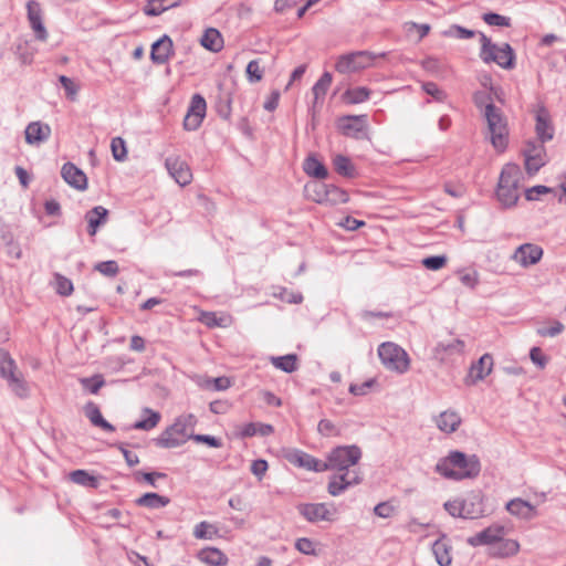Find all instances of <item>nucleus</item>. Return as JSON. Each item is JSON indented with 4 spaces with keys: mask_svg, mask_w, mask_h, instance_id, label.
<instances>
[{
    "mask_svg": "<svg viewBox=\"0 0 566 566\" xmlns=\"http://www.w3.org/2000/svg\"><path fill=\"white\" fill-rule=\"evenodd\" d=\"M361 459V450L359 447L338 446L331 450L323 464L326 471H336L328 482L327 491L332 496H337L347 488L357 485L361 482V474L355 467Z\"/></svg>",
    "mask_w": 566,
    "mask_h": 566,
    "instance_id": "1",
    "label": "nucleus"
},
{
    "mask_svg": "<svg viewBox=\"0 0 566 566\" xmlns=\"http://www.w3.org/2000/svg\"><path fill=\"white\" fill-rule=\"evenodd\" d=\"M509 530L500 524H492L485 530L470 536L468 544L488 546V552L493 557L504 558L514 556L520 552V543L513 538H506Z\"/></svg>",
    "mask_w": 566,
    "mask_h": 566,
    "instance_id": "2",
    "label": "nucleus"
},
{
    "mask_svg": "<svg viewBox=\"0 0 566 566\" xmlns=\"http://www.w3.org/2000/svg\"><path fill=\"white\" fill-rule=\"evenodd\" d=\"M436 470L448 479L463 480L479 474L480 462L475 455L467 457L460 451H453L438 462Z\"/></svg>",
    "mask_w": 566,
    "mask_h": 566,
    "instance_id": "3",
    "label": "nucleus"
},
{
    "mask_svg": "<svg viewBox=\"0 0 566 566\" xmlns=\"http://www.w3.org/2000/svg\"><path fill=\"white\" fill-rule=\"evenodd\" d=\"M486 136L497 153H503L509 145L510 129L507 119L501 108L488 104L484 111Z\"/></svg>",
    "mask_w": 566,
    "mask_h": 566,
    "instance_id": "4",
    "label": "nucleus"
},
{
    "mask_svg": "<svg viewBox=\"0 0 566 566\" xmlns=\"http://www.w3.org/2000/svg\"><path fill=\"white\" fill-rule=\"evenodd\" d=\"M197 424V418L192 413L177 417L174 423L167 427L156 439V444L160 448L171 449L182 446L190 439V431Z\"/></svg>",
    "mask_w": 566,
    "mask_h": 566,
    "instance_id": "5",
    "label": "nucleus"
},
{
    "mask_svg": "<svg viewBox=\"0 0 566 566\" xmlns=\"http://www.w3.org/2000/svg\"><path fill=\"white\" fill-rule=\"evenodd\" d=\"M521 179V169L515 164H506L500 175L496 196L504 207H513L518 198V182Z\"/></svg>",
    "mask_w": 566,
    "mask_h": 566,
    "instance_id": "6",
    "label": "nucleus"
},
{
    "mask_svg": "<svg viewBox=\"0 0 566 566\" xmlns=\"http://www.w3.org/2000/svg\"><path fill=\"white\" fill-rule=\"evenodd\" d=\"M378 356L381 364L397 374H405L410 368V357L399 345L386 342L378 347Z\"/></svg>",
    "mask_w": 566,
    "mask_h": 566,
    "instance_id": "7",
    "label": "nucleus"
},
{
    "mask_svg": "<svg viewBox=\"0 0 566 566\" xmlns=\"http://www.w3.org/2000/svg\"><path fill=\"white\" fill-rule=\"evenodd\" d=\"M481 59L486 62H494L499 66L510 70L514 67L515 54L510 44L496 45L484 34L481 35Z\"/></svg>",
    "mask_w": 566,
    "mask_h": 566,
    "instance_id": "8",
    "label": "nucleus"
},
{
    "mask_svg": "<svg viewBox=\"0 0 566 566\" xmlns=\"http://www.w3.org/2000/svg\"><path fill=\"white\" fill-rule=\"evenodd\" d=\"M298 513L311 523L334 522L338 510L333 503H304L297 506Z\"/></svg>",
    "mask_w": 566,
    "mask_h": 566,
    "instance_id": "9",
    "label": "nucleus"
},
{
    "mask_svg": "<svg viewBox=\"0 0 566 566\" xmlns=\"http://www.w3.org/2000/svg\"><path fill=\"white\" fill-rule=\"evenodd\" d=\"M376 55L367 51H358L349 54H345L338 57L335 69L338 73H352L357 72L374 64Z\"/></svg>",
    "mask_w": 566,
    "mask_h": 566,
    "instance_id": "10",
    "label": "nucleus"
},
{
    "mask_svg": "<svg viewBox=\"0 0 566 566\" xmlns=\"http://www.w3.org/2000/svg\"><path fill=\"white\" fill-rule=\"evenodd\" d=\"M337 130L350 138H360L367 128L366 115H346L336 120Z\"/></svg>",
    "mask_w": 566,
    "mask_h": 566,
    "instance_id": "11",
    "label": "nucleus"
},
{
    "mask_svg": "<svg viewBox=\"0 0 566 566\" xmlns=\"http://www.w3.org/2000/svg\"><path fill=\"white\" fill-rule=\"evenodd\" d=\"M524 165L528 174H536L545 164L543 143L527 142L523 149Z\"/></svg>",
    "mask_w": 566,
    "mask_h": 566,
    "instance_id": "12",
    "label": "nucleus"
},
{
    "mask_svg": "<svg viewBox=\"0 0 566 566\" xmlns=\"http://www.w3.org/2000/svg\"><path fill=\"white\" fill-rule=\"evenodd\" d=\"M207 111V103L205 98L196 94L192 96L190 106L184 118V127L186 130H196L200 127Z\"/></svg>",
    "mask_w": 566,
    "mask_h": 566,
    "instance_id": "13",
    "label": "nucleus"
},
{
    "mask_svg": "<svg viewBox=\"0 0 566 566\" xmlns=\"http://www.w3.org/2000/svg\"><path fill=\"white\" fill-rule=\"evenodd\" d=\"M165 166L175 181L185 187L192 181V171L189 165L179 156H170L166 159Z\"/></svg>",
    "mask_w": 566,
    "mask_h": 566,
    "instance_id": "14",
    "label": "nucleus"
},
{
    "mask_svg": "<svg viewBox=\"0 0 566 566\" xmlns=\"http://www.w3.org/2000/svg\"><path fill=\"white\" fill-rule=\"evenodd\" d=\"M494 360L492 355L484 354L480 359L473 363L468 371L464 382L468 386L475 385L478 381L485 379L493 370Z\"/></svg>",
    "mask_w": 566,
    "mask_h": 566,
    "instance_id": "15",
    "label": "nucleus"
},
{
    "mask_svg": "<svg viewBox=\"0 0 566 566\" xmlns=\"http://www.w3.org/2000/svg\"><path fill=\"white\" fill-rule=\"evenodd\" d=\"M543 249L533 243L520 245L513 253L512 260L522 268H528L538 263L543 256Z\"/></svg>",
    "mask_w": 566,
    "mask_h": 566,
    "instance_id": "16",
    "label": "nucleus"
},
{
    "mask_svg": "<svg viewBox=\"0 0 566 566\" xmlns=\"http://www.w3.org/2000/svg\"><path fill=\"white\" fill-rule=\"evenodd\" d=\"M285 459L293 465L304 468L310 471L324 472L326 467L323 461L301 450H291L285 454Z\"/></svg>",
    "mask_w": 566,
    "mask_h": 566,
    "instance_id": "17",
    "label": "nucleus"
},
{
    "mask_svg": "<svg viewBox=\"0 0 566 566\" xmlns=\"http://www.w3.org/2000/svg\"><path fill=\"white\" fill-rule=\"evenodd\" d=\"M28 20L35 38L40 41H46L48 31L42 21V9L39 2L30 0L27 3Z\"/></svg>",
    "mask_w": 566,
    "mask_h": 566,
    "instance_id": "18",
    "label": "nucleus"
},
{
    "mask_svg": "<svg viewBox=\"0 0 566 566\" xmlns=\"http://www.w3.org/2000/svg\"><path fill=\"white\" fill-rule=\"evenodd\" d=\"M62 177L70 186L78 190H84L87 187L86 175L71 163L63 165Z\"/></svg>",
    "mask_w": 566,
    "mask_h": 566,
    "instance_id": "19",
    "label": "nucleus"
},
{
    "mask_svg": "<svg viewBox=\"0 0 566 566\" xmlns=\"http://www.w3.org/2000/svg\"><path fill=\"white\" fill-rule=\"evenodd\" d=\"M172 41L168 36H163L151 46L150 59L154 63L164 64L172 55Z\"/></svg>",
    "mask_w": 566,
    "mask_h": 566,
    "instance_id": "20",
    "label": "nucleus"
},
{
    "mask_svg": "<svg viewBox=\"0 0 566 566\" xmlns=\"http://www.w3.org/2000/svg\"><path fill=\"white\" fill-rule=\"evenodd\" d=\"M511 515L523 520H532L537 515L536 507L522 499H513L506 504Z\"/></svg>",
    "mask_w": 566,
    "mask_h": 566,
    "instance_id": "21",
    "label": "nucleus"
},
{
    "mask_svg": "<svg viewBox=\"0 0 566 566\" xmlns=\"http://www.w3.org/2000/svg\"><path fill=\"white\" fill-rule=\"evenodd\" d=\"M50 126L41 122L30 123L25 128V140L30 145L43 143L50 137Z\"/></svg>",
    "mask_w": 566,
    "mask_h": 566,
    "instance_id": "22",
    "label": "nucleus"
},
{
    "mask_svg": "<svg viewBox=\"0 0 566 566\" xmlns=\"http://www.w3.org/2000/svg\"><path fill=\"white\" fill-rule=\"evenodd\" d=\"M464 518H478L484 514L483 497L479 493L468 494L462 499Z\"/></svg>",
    "mask_w": 566,
    "mask_h": 566,
    "instance_id": "23",
    "label": "nucleus"
},
{
    "mask_svg": "<svg viewBox=\"0 0 566 566\" xmlns=\"http://www.w3.org/2000/svg\"><path fill=\"white\" fill-rule=\"evenodd\" d=\"M199 322L205 324L209 328L213 327H229L233 318L228 313L218 314L217 312L200 311L198 316Z\"/></svg>",
    "mask_w": 566,
    "mask_h": 566,
    "instance_id": "24",
    "label": "nucleus"
},
{
    "mask_svg": "<svg viewBox=\"0 0 566 566\" xmlns=\"http://www.w3.org/2000/svg\"><path fill=\"white\" fill-rule=\"evenodd\" d=\"M197 558L207 566H226L229 558L216 547H206L198 552Z\"/></svg>",
    "mask_w": 566,
    "mask_h": 566,
    "instance_id": "25",
    "label": "nucleus"
},
{
    "mask_svg": "<svg viewBox=\"0 0 566 566\" xmlns=\"http://www.w3.org/2000/svg\"><path fill=\"white\" fill-rule=\"evenodd\" d=\"M274 429L271 424L262 423V422H249L243 426L237 428V437L244 439L254 436H270L273 433Z\"/></svg>",
    "mask_w": 566,
    "mask_h": 566,
    "instance_id": "26",
    "label": "nucleus"
},
{
    "mask_svg": "<svg viewBox=\"0 0 566 566\" xmlns=\"http://www.w3.org/2000/svg\"><path fill=\"white\" fill-rule=\"evenodd\" d=\"M536 134L542 143L553 138V126L549 122V115L546 109L539 108L536 112Z\"/></svg>",
    "mask_w": 566,
    "mask_h": 566,
    "instance_id": "27",
    "label": "nucleus"
},
{
    "mask_svg": "<svg viewBox=\"0 0 566 566\" xmlns=\"http://www.w3.org/2000/svg\"><path fill=\"white\" fill-rule=\"evenodd\" d=\"M201 45L211 52L218 53L224 46L223 36L219 30L214 28H208L201 36Z\"/></svg>",
    "mask_w": 566,
    "mask_h": 566,
    "instance_id": "28",
    "label": "nucleus"
},
{
    "mask_svg": "<svg viewBox=\"0 0 566 566\" xmlns=\"http://www.w3.org/2000/svg\"><path fill=\"white\" fill-rule=\"evenodd\" d=\"M107 216H108L107 209H105L102 206H97L86 212L85 220L87 221V224H88L87 231H88L90 235L93 237L96 234L99 226H102L106 222Z\"/></svg>",
    "mask_w": 566,
    "mask_h": 566,
    "instance_id": "29",
    "label": "nucleus"
},
{
    "mask_svg": "<svg viewBox=\"0 0 566 566\" xmlns=\"http://www.w3.org/2000/svg\"><path fill=\"white\" fill-rule=\"evenodd\" d=\"M438 428L447 433L454 432L461 424L460 416L454 411H443L436 420Z\"/></svg>",
    "mask_w": 566,
    "mask_h": 566,
    "instance_id": "30",
    "label": "nucleus"
},
{
    "mask_svg": "<svg viewBox=\"0 0 566 566\" xmlns=\"http://www.w3.org/2000/svg\"><path fill=\"white\" fill-rule=\"evenodd\" d=\"M85 415L95 427L108 432L115 431L114 426L103 418L99 408L94 402H90L85 406Z\"/></svg>",
    "mask_w": 566,
    "mask_h": 566,
    "instance_id": "31",
    "label": "nucleus"
},
{
    "mask_svg": "<svg viewBox=\"0 0 566 566\" xmlns=\"http://www.w3.org/2000/svg\"><path fill=\"white\" fill-rule=\"evenodd\" d=\"M432 552L436 556V560L440 566H450L452 563L451 546L444 538H440L434 542Z\"/></svg>",
    "mask_w": 566,
    "mask_h": 566,
    "instance_id": "32",
    "label": "nucleus"
},
{
    "mask_svg": "<svg viewBox=\"0 0 566 566\" xmlns=\"http://www.w3.org/2000/svg\"><path fill=\"white\" fill-rule=\"evenodd\" d=\"M135 503L143 507L160 509L167 506L170 503V499L157 493H146L136 499Z\"/></svg>",
    "mask_w": 566,
    "mask_h": 566,
    "instance_id": "33",
    "label": "nucleus"
},
{
    "mask_svg": "<svg viewBox=\"0 0 566 566\" xmlns=\"http://www.w3.org/2000/svg\"><path fill=\"white\" fill-rule=\"evenodd\" d=\"M305 174L311 177L325 179L328 176L327 168L316 157L308 156L303 164Z\"/></svg>",
    "mask_w": 566,
    "mask_h": 566,
    "instance_id": "34",
    "label": "nucleus"
},
{
    "mask_svg": "<svg viewBox=\"0 0 566 566\" xmlns=\"http://www.w3.org/2000/svg\"><path fill=\"white\" fill-rule=\"evenodd\" d=\"M18 367L9 353L0 349V375L9 381L20 375Z\"/></svg>",
    "mask_w": 566,
    "mask_h": 566,
    "instance_id": "35",
    "label": "nucleus"
},
{
    "mask_svg": "<svg viewBox=\"0 0 566 566\" xmlns=\"http://www.w3.org/2000/svg\"><path fill=\"white\" fill-rule=\"evenodd\" d=\"M333 166L335 171L344 177L353 178L356 176L354 164L344 155L334 156Z\"/></svg>",
    "mask_w": 566,
    "mask_h": 566,
    "instance_id": "36",
    "label": "nucleus"
},
{
    "mask_svg": "<svg viewBox=\"0 0 566 566\" xmlns=\"http://www.w3.org/2000/svg\"><path fill=\"white\" fill-rule=\"evenodd\" d=\"M331 84H332V75L328 72H325L312 88V92L314 95V107L318 103L323 102Z\"/></svg>",
    "mask_w": 566,
    "mask_h": 566,
    "instance_id": "37",
    "label": "nucleus"
},
{
    "mask_svg": "<svg viewBox=\"0 0 566 566\" xmlns=\"http://www.w3.org/2000/svg\"><path fill=\"white\" fill-rule=\"evenodd\" d=\"M178 4L179 0H148L144 11L147 15H159L167 9Z\"/></svg>",
    "mask_w": 566,
    "mask_h": 566,
    "instance_id": "38",
    "label": "nucleus"
},
{
    "mask_svg": "<svg viewBox=\"0 0 566 566\" xmlns=\"http://www.w3.org/2000/svg\"><path fill=\"white\" fill-rule=\"evenodd\" d=\"M270 361L275 368L285 373H293L297 369V356L294 354L271 357Z\"/></svg>",
    "mask_w": 566,
    "mask_h": 566,
    "instance_id": "39",
    "label": "nucleus"
},
{
    "mask_svg": "<svg viewBox=\"0 0 566 566\" xmlns=\"http://www.w3.org/2000/svg\"><path fill=\"white\" fill-rule=\"evenodd\" d=\"M327 187L328 185L326 184H308L305 186V192L310 200L319 205H325Z\"/></svg>",
    "mask_w": 566,
    "mask_h": 566,
    "instance_id": "40",
    "label": "nucleus"
},
{
    "mask_svg": "<svg viewBox=\"0 0 566 566\" xmlns=\"http://www.w3.org/2000/svg\"><path fill=\"white\" fill-rule=\"evenodd\" d=\"M370 96V91L367 87L358 86L348 88L343 94V99L347 104H359L367 101Z\"/></svg>",
    "mask_w": 566,
    "mask_h": 566,
    "instance_id": "41",
    "label": "nucleus"
},
{
    "mask_svg": "<svg viewBox=\"0 0 566 566\" xmlns=\"http://www.w3.org/2000/svg\"><path fill=\"white\" fill-rule=\"evenodd\" d=\"M349 200V195L346 190L336 187L334 185H328L327 187V195L325 199V205H340L346 203Z\"/></svg>",
    "mask_w": 566,
    "mask_h": 566,
    "instance_id": "42",
    "label": "nucleus"
},
{
    "mask_svg": "<svg viewBox=\"0 0 566 566\" xmlns=\"http://www.w3.org/2000/svg\"><path fill=\"white\" fill-rule=\"evenodd\" d=\"M245 74L250 83L261 82L264 76V67L262 66L261 60L255 59L250 61L247 65Z\"/></svg>",
    "mask_w": 566,
    "mask_h": 566,
    "instance_id": "43",
    "label": "nucleus"
},
{
    "mask_svg": "<svg viewBox=\"0 0 566 566\" xmlns=\"http://www.w3.org/2000/svg\"><path fill=\"white\" fill-rule=\"evenodd\" d=\"M144 413L147 415L148 417L146 419L137 421L134 424V428L137 430H151L155 427H157L161 418L160 413L149 408H145Z\"/></svg>",
    "mask_w": 566,
    "mask_h": 566,
    "instance_id": "44",
    "label": "nucleus"
},
{
    "mask_svg": "<svg viewBox=\"0 0 566 566\" xmlns=\"http://www.w3.org/2000/svg\"><path fill=\"white\" fill-rule=\"evenodd\" d=\"M70 480L78 485L97 488V479L85 470H75L70 473Z\"/></svg>",
    "mask_w": 566,
    "mask_h": 566,
    "instance_id": "45",
    "label": "nucleus"
},
{
    "mask_svg": "<svg viewBox=\"0 0 566 566\" xmlns=\"http://www.w3.org/2000/svg\"><path fill=\"white\" fill-rule=\"evenodd\" d=\"M231 385H232L231 379L226 376L217 377L213 379L207 378L200 382V386L202 388L208 389V390H217V391L226 390V389L230 388Z\"/></svg>",
    "mask_w": 566,
    "mask_h": 566,
    "instance_id": "46",
    "label": "nucleus"
},
{
    "mask_svg": "<svg viewBox=\"0 0 566 566\" xmlns=\"http://www.w3.org/2000/svg\"><path fill=\"white\" fill-rule=\"evenodd\" d=\"M54 287L62 296H70L74 291L72 281L59 273L54 274Z\"/></svg>",
    "mask_w": 566,
    "mask_h": 566,
    "instance_id": "47",
    "label": "nucleus"
},
{
    "mask_svg": "<svg viewBox=\"0 0 566 566\" xmlns=\"http://www.w3.org/2000/svg\"><path fill=\"white\" fill-rule=\"evenodd\" d=\"M111 149L116 161H124L127 158V148L123 138L114 137L111 143Z\"/></svg>",
    "mask_w": 566,
    "mask_h": 566,
    "instance_id": "48",
    "label": "nucleus"
},
{
    "mask_svg": "<svg viewBox=\"0 0 566 566\" xmlns=\"http://www.w3.org/2000/svg\"><path fill=\"white\" fill-rule=\"evenodd\" d=\"M8 382L12 391L20 398H27L29 396V386L21 374L10 379Z\"/></svg>",
    "mask_w": 566,
    "mask_h": 566,
    "instance_id": "49",
    "label": "nucleus"
},
{
    "mask_svg": "<svg viewBox=\"0 0 566 566\" xmlns=\"http://www.w3.org/2000/svg\"><path fill=\"white\" fill-rule=\"evenodd\" d=\"M295 547L298 552L305 555H318L317 544L307 537L298 538L295 543Z\"/></svg>",
    "mask_w": 566,
    "mask_h": 566,
    "instance_id": "50",
    "label": "nucleus"
},
{
    "mask_svg": "<svg viewBox=\"0 0 566 566\" xmlns=\"http://www.w3.org/2000/svg\"><path fill=\"white\" fill-rule=\"evenodd\" d=\"M403 29L409 35L416 33L418 39L421 40L428 35L431 28L429 24H418L416 22L409 21L405 23Z\"/></svg>",
    "mask_w": 566,
    "mask_h": 566,
    "instance_id": "51",
    "label": "nucleus"
},
{
    "mask_svg": "<svg viewBox=\"0 0 566 566\" xmlns=\"http://www.w3.org/2000/svg\"><path fill=\"white\" fill-rule=\"evenodd\" d=\"M81 384L90 392L97 394L98 390L104 386L105 381L102 375H95L90 378H82Z\"/></svg>",
    "mask_w": 566,
    "mask_h": 566,
    "instance_id": "52",
    "label": "nucleus"
},
{
    "mask_svg": "<svg viewBox=\"0 0 566 566\" xmlns=\"http://www.w3.org/2000/svg\"><path fill=\"white\" fill-rule=\"evenodd\" d=\"M317 430L324 437H337L340 434L339 428L328 419L321 420Z\"/></svg>",
    "mask_w": 566,
    "mask_h": 566,
    "instance_id": "53",
    "label": "nucleus"
},
{
    "mask_svg": "<svg viewBox=\"0 0 566 566\" xmlns=\"http://www.w3.org/2000/svg\"><path fill=\"white\" fill-rule=\"evenodd\" d=\"M217 534V528L208 522H200L193 530V535L197 538H211Z\"/></svg>",
    "mask_w": 566,
    "mask_h": 566,
    "instance_id": "54",
    "label": "nucleus"
},
{
    "mask_svg": "<svg viewBox=\"0 0 566 566\" xmlns=\"http://www.w3.org/2000/svg\"><path fill=\"white\" fill-rule=\"evenodd\" d=\"M448 259L444 255L428 256L422 260V265L431 271H438L447 265Z\"/></svg>",
    "mask_w": 566,
    "mask_h": 566,
    "instance_id": "55",
    "label": "nucleus"
},
{
    "mask_svg": "<svg viewBox=\"0 0 566 566\" xmlns=\"http://www.w3.org/2000/svg\"><path fill=\"white\" fill-rule=\"evenodd\" d=\"M444 509L454 517H463L464 511L462 506V499H454L444 503Z\"/></svg>",
    "mask_w": 566,
    "mask_h": 566,
    "instance_id": "56",
    "label": "nucleus"
},
{
    "mask_svg": "<svg viewBox=\"0 0 566 566\" xmlns=\"http://www.w3.org/2000/svg\"><path fill=\"white\" fill-rule=\"evenodd\" d=\"M422 88L428 95L432 96L438 102H442L447 97L446 93L441 88H439V86L436 83H424L422 85Z\"/></svg>",
    "mask_w": 566,
    "mask_h": 566,
    "instance_id": "57",
    "label": "nucleus"
},
{
    "mask_svg": "<svg viewBox=\"0 0 566 566\" xmlns=\"http://www.w3.org/2000/svg\"><path fill=\"white\" fill-rule=\"evenodd\" d=\"M460 281L463 285L474 289L479 283V274L476 271H462L459 273Z\"/></svg>",
    "mask_w": 566,
    "mask_h": 566,
    "instance_id": "58",
    "label": "nucleus"
},
{
    "mask_svg": "<svg viewBox=\"0 0 566 566\" xmlns=\"http://www.w3.org/2000/svg\"><path fill=\"white\" fill-rule=\"evenodd\" d=\"M60 83L62 84L63 88L66 92V96L71 99H75L76 94L78 92V86L71 80L70 77L65 75H61L59 77Z\"/></svg>",
    "mask_w": 566,
    "mask_h": 566,
    "instance_id": "59",
    "label": "nucleus"
},
{
    "mask_svg": "<svg viewBox=\"0 0 566 566\" xmlns=\"http://www.w3.org/2000/svg\"><path fill=\"white\" fill-rule=\"evenodd\" d=\"M483 20L489 25L510 27V19L497 13H485Z\"/></svg>",
    "mask_w": 566,
    "mask_h": 566,
    "instance_id": "60",
    "label": "nucleus"
},
{
    "mask_svg": "<svg viewBox=\"0 0 566 566\" xmlns=\"http://www.w3.org/2000/svg\"><path fill=\"white\" fill-rule=\"evenodd\" d=\"M95 269L106 276H115L118 273V265L115 261L101 262Z\"/></svg>",
    "mask_w": 566,
    "mask_h": 566,
    "instance_id": "61",
    "label": "nucleus"
},
{
    "mask_svg": "<svg viewBox=\"0 0 566 566\" xmlns=\"http://www.w3.org/2000/svg\"><path fill=\"white\" fill-rule=\"evenodd\" d=\"M190 439L197 443H206L211 448H221L222 442L220 439L207 434H191Z\"/></svg>",
    "mask_w": 566,
    "mask_h": 566,
    "instance_id": "62",
    "label": "nucleus"
},
{
    "mask_svg": "<svg viewBox=\"0 0 566 566\" xmlns=\"http://www.w3.org/2000/svg\"><path fill=\"white\" fill-rule=\"evenodd\" d=\"M374 379L366 380L361 384H353L349 387V391L355 396H363L366 395L374 387Z\"/></svg>",
    "mask_w": 566,
    "mask_h": 566,
    "instance_id": "63",
    "label": "nucleus"
},
{
    "mask_svg": "<svg viewBox=\"0 0 566 566\" xmlns=\"http://www.w3.org/2000/svg\"><path fill=\"white\" fill-rule=\"evenodd\" d=\"M564 325L560 322L554 321L549 327H542L537 329L538 335L543 337H553L562 333Z\"/></svg>",
    "mask_w": 566,
    "mask_h": 566,
    "instance_id": "64",
    "label": "nucleus"
}]
</instances>
